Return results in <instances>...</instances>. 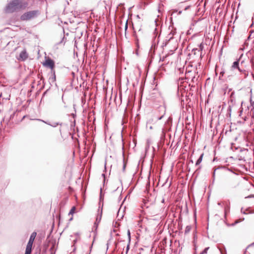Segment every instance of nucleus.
<instances>
[{
    "instance_id": "17",
    "label": "nucleus",
    "mask_w": 254,
    "mask_h": 254,
    "mask_svg": "<svg viewBox=\"0 0 254 254\" xmlns=\"http://www.w3.org/2000/svg\"><path fill=\"white\" fill-rule=\"evenodd\" d=\"M127 236H128L129 241H130V232L129 230H128V231H127Z\"/></svg>"
},
{
    "instance_id": "18",
    "label": "nucleus",
    "mask_w": 254,
    "mask_h": 254,
    "mask_svg": "<svg viewBox=\"0 0 254 254\" xmlns=\"http://www.w3.org/2000/svg\"><path fill=\"white\" fill-rule=\"evenodd\" d=\"M203 48V46L202 45V44H200L199 45V49L198 50H199V51H202Z\"/></svg>"
},
{
    "instance_id": "23",
    "label": "nucleus",
    "mask_w": 254,
    "mask_h": 254,
    "mask_svg": "<svg viewBox=\"0 0 254 254\" xmlns=\"http://www.w3.org/2000/svg\"><path fill=\"white\" fill-rule=\"evenodd\" d=\"M127 250H128L129 249V245H128V246H127Z\"/></svg>"
},
{
    "instance_id": "11",
    "label": "nucleus",
    "mask_w": 254,
    "mask_h": 254,
    "mask_svg": "<svg viewBox=\"0 0 254 254\" xmlns=\"http://www.w3.org/2000/svg\"><path fill=\"white\" fill-rule=\"evenodd\" d=\"M203 156V154H201V155L199 156V158L197 159L195 165H199L202 161V157Z\"/></svg>"
},
{
    "instance_id": "15",
    "label": "nucleus",
    "mask_w": 254,
    "mask_h": 254,
    "mask_svg": "<svg viewBox=\"0 0 254 254\" xmlns=\"http://www.w3.org/2000/svg\"><path fill=\"white\" fill-rule=\"evenodd\" d=\"M190 226H187L185 229V233H187L190 232Z\"/></svg>"
},
{
    "instance_id": "13",
    "label": "nucleus",
    "mask_w": 254,
    "mask_h": 254,
    "mask_svg": "<svg viewBox=\"0 0 254 254\" xmlns=\"http://www.w3.org/2000/svg\"><path fill=\"white\" fill-rule=\"evenodd\" d=\"M75 210V207H72L71 208V209H70L68 214L69 215L73 214L74 213Z\"/></svg>"
},
{
    "instance_id": "7",
    "label": "nucleus",
    "mask_w": 254,
    "mask_h": 254,
    "mask_svg": "<svg viewBox=\"0 0 254 254\" xmlns=\"http://www.w3.org/2000/svg\"><path fill=\"white\" fill-rule=\"evenodd\" d=\"M102 218V211L99 213H98L97 217H96V220L95 222L94 223V227H96V228H97L98 224L100 223Z\"/></svg>"
},
{
    "instance_id": "12",
    "label": "nucleus",
    "mask_w": 254,
    "mask_h": 254,
    "mask_svg": "<svg viewBox=\"0 0 254 254\" xmlns=\"http://www.w3.org/2000/svg\"><path fill=\"white\" fill-rule=\"evenodd\" d=\"M175 34V32L174 31H172L169 34H168V38H169V40H170L171 39H172L173 37V36Z\"/></svg>"
},
{
    "instance_id": "8",
    "label": "nucleus",
    "mask_w": 254,
    "mask_h": 254,
    "mask_svg": "<svg viewBox=\"0 0 254 254\" xmlns=\"http://www.w3.org/2000/svg\"><path fill=\"white\" fill-rule=\"evenodd\" d=\"M28 57V55L25 51H22L19 55V59L22 61L25 60Z\"/></svg>"
},
{
    "instance_id": "22",
    "label": "nucleus",
    "mask_w": 254,
    "mask_h": 254,
    "mask_svg": "<svg viewBox=\"0 0 254 254\" xmlns=\"http://www.w3.org/2000/svg\"><path fill=\"white\" fill-rule=\"evenodd\" d=\"M163 117V115H162V116H161L160 117H159L158 118V120H160L162 119V118Z\"/></svg>"
},
{
    "instance_id": "20",
    "label": "nucleus",
    "mask_w": 254,
    "mask_h": 254,
    "mask_svg": "<svg viewBox=\"0 0 254 254\" xmlns=\"http://www.w3.org/2000/svg\"><path fill=\"white\" fill-rule=\"evenodd\" d=\"M127 29V21L126 22V25H125V30L126 31Z\"/></svg>"
},
{
    "instance_id": "10",
    "label": "nucleus",
    "mask_w": 254,
    "mask_h": 254,
    "mask_svg": "<svg viewBox=\"0 0 254 254\" xmlns=\"http://www.w3.org/2000/svg\"><path fill=\"white\" fill-rule=\"evenodd\" d=\"M153 119H149L146 123V127L151 130L153 129L152 126L151 125V123L153 122Z\"/></svg>"
},
{
    "instance_id": "1",
    "label": "nucleus",
    "mask_w": 254,
    "mask_h": 254,
    "mask_svg": "<svg viewBox=\"0 0 254 254\" xmlns=\"http://www.w3.org/2000/svg\"><path fill=\"white\" fill-rule=\"evenodd\" d=\"M28 2L24 0H12L7 4L5 8L6 13H12L14 11L24 9L28 6Z\"/></svg>"
},
{
    "instance_id": "2",
    "label": "nucleus",
    "mask_w": 254,
    "mask_h": 254,
    "mask_svg": "<svg viewBox=\"0 0 254 254\" xmlns=\"http://www.w3.org/2000/svg\"><path fill=\"white\" fill-rule=\"evenodd\" d=\"M38 13L37 10H32L24 13L22 14L20 19L23 21H27L35 17Z\"/></svg>"
},
{
    "instance_id": "4",
    "label": "nucleus",
    "mask_w": 254,
    "mask_h": 254,
    "mask_svg": "<svg viewBox=\"0 0 254 254\" xmlns=\"http://www.w3.org/2000/svg\"><path fill=\"white\" fill-rule=\"evenodd\" d=\"M231 70H235L236 69H237L240 72H242V70H241L239 67V60L234 62L231 67Z\"/></svg>"
},
{
    "instance_id": "9",
    "label": "nucleus",
    "mask_w": 254,
    "mask_h": 254,
    "mask_svg": "<svg viewBox=\"0 0 254 254\" xmlns=\"http://www.w3.org/2000/svg\"><path fill=\"white\" fill-rule=\"evenodd\" d=\"M36 235L37 233L36 232H33L31 235L28 242L33 243Z\"/></svg>"
},
{
    "instance_id": "6",
    "label": "nucleus",
    "mask_w": 254,
    "mask_h": 254,
    "mask_svg": "<svg viewBox=\"0 0 254 254\" xmlns=\"http://www.w3.org/2000/svg\"><path fill=\"white\" fill-rule=\"evenodd\" d=\"M33 244V243L31 242H28L26 246L25 254H31Z\"/></svg>"
},
{
    "instance_id": "19",
    "label": "nucleus",
    "mask_w": 254,
    "mask_h": 254,
    "mask_svg": "<svg viewBox=\"0 0 254 254\" xmlns=\"http://www.w3.org/2000/svg\"><path fill=\"white\" fill-rule=\"evenodd\" d=\"M193 51H194V54H196L197 51H198V52L200 51L199 50H198V49H193Z\"/></svg>"
},
{
    "instance_id": "24",
    "label": "nucleus",
    "mask_w": 254,
    "mask_h": 254,
    "mask_svg": "<svg viewBox=\"0 0 254 254\" xmlns=\"http://www.w3.org/2000/svg\"><path fill=\"white\" fill-rule=\"evenodd\" d=\"M162 201V202H164V199H163Z\"/></svg>"
},
{
    "instance_id": "3",
    "label": "nucleus",
    "mask_w": 254,
    "mask_h": 254,
    "mask_svg": "<svg viewBox=\"0 0 254 254\" xmlns=\"http://www.w3.org/2000/svg\"><path fill=\"white\" fill-rule=\"evenodd\" d=\"M44 65L46 66L50 67L51 69H53L54 67L55 63L52 60L48 59L46 60Z\"/></svg>"
},
{
    "instance_id": "14",
    "label": "nucleus",
    "mask_w": 254,
    "mask_h": 254,
    "mask_svg": "<svg viewBox=\"0 0 254 254\" xmlns=\"http://www.w3.org/2000/svg\"><path fill=\"white\" fill-rule=\"evenodd\" d=\"M209 249V247L206 248L200 254H206L207 253V251Z\"/></svg>"
},
{
    "instance_id": "26",
    "label": "nucleus",
    "mask_w": 254,
    "mask_h": 254,
    "mask_svg": "<svg viewBox=\"0 0 254 254\" xmlns=\"http://www.w3.org/2000/svg\"><path fill=\"white\" fill-rule=\"evenodd\" d=\"M253 131L254 132V128L253 129Z\"/></svg>"
},
{
    "instance_id": "25",
    "label": "nucleus",
    "mask_w": 254,
    "mask_h": 254,
    "mask_svg": "<svg viewBox=\"0 0 254 254\" xmlns=\"http://www.w3.org/2000/svg\"><path fill=\"white\" fill-rule=\"evenodd\" d=\"M125 165H124V169H125Z\"/></svg>"
},
{
    "instance_id": "21",
    "label": "nucleus",
    "mask_w": 254,
    "mask_h": 254,
    "mask_svg": "<svg viewBox=\"0 0 254 254\" xmlns=\"http://www.w3.org/2000/svg\"><path fill=\"white\" fill-rule=\"evenodd\" d=\"M218 249H219V251H220L221 254H224L222 249L220 248H219V247H218Z\"/></svg>"
},
{
    "instance_id": "16",
    "label": "nucleus",
    "mask_w": 254,
    "mask_h": 254,
    "mask_svg": "<svg viewBox=\"0 0 254 254\" xmlns=\"http://www.w3.org/2000/svg\"><path fill=\"white\" fill-rule=\"evenodd\" d=\"M241 72L242 73V74H244V78H246L248 75V73L245 70H242V72Z\"/></svg>"
},
{
    "instance_id": "5",
    "label": "nucleus",
    "mask_w": 254,
    "mask_h": 254,
    "mask_svg": "<svg viewBox=\"0 0 254 254\" xmlns=\"http://www.w3.org/2000/svg\"><path fill=\"white\" fill-rule=\"evenodd\" d=\"M38 120L39 121L42 122L44 123L45 124H47L52 127H56L57 126H58L59 125H62V124H60L58 122H53V123H51L50 122L45 121L41 120V119H38Z\"/></svg>"
}]
</instances>
